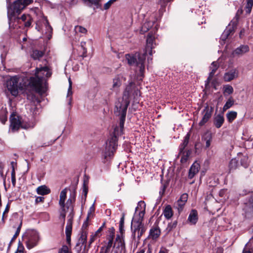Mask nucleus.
I'll return each instance as SVG.
<instances>
[{"mask_svg":"<svg viewBox=\"0 0 253 253\" xmlns=\"http://www.w3.org/2000/svg\"><path fill=\"white\" fill-rule=\"evenodd\" d=\"M145 231H146V229L143 225L142 226V228L140 229V231H138V232H137V238H138V240H139V239L142 236V235L143 234V233L145 232Z\"/></svg>","mask_w":253,"mask_h":253,"instance_id":"bf43d9fd","label":"nucleus"},{"mask_svg":"<svg viewBox=\"0 0 253 253\" xmlns=\"http://www.w3.org/2000/svg\"><path fill=\"white\" fill-rule=\"evenodd\" d=\"M29 84L39 93H42V80L38 77H32L30 78Z\"/></svg>","mask_w":253,"mask_h":253,"instance_id":"6e6552de","label":"nucleus"},{"mask_svg":"<svg viewBox=\"0 0 253 253\" xmlns=\"http://www.w3.org/2000/svg\"><path fill=\"white\" fill-rule=\"evenodd\" d=\"M126 115H123L120 116V127L121 129H123L124 127V124L126 120Z\"/></svg>","mask_w":253,"mask_h":253,"instance_id":"09e8293b","label":"nucleus"},{"mask_svg":"<svg viewBox=\"0 0 253 253\" xmlns=\"http://www.w3.org/2000/svg\"><path fill=\"white\" fill-rule=\"evenodd\" d=\"M76 194L75 189H74L73 191L71 192L70 197L66 202L67 203L74 205V203L76 201Z\"/></svg>","mask_w":253,"mask_h":253,"instance_id":"58836bf2","label":"nucleus"},{"mask_svg":"<svg viewBox=\"0 0 253 253\" xmlns=\"http://www.w3.org/2000/svg\"><path fill=\"white\" fill-rule=\"evenodd\" d=\"M191 151L190 150L184 151L183 153L181 154H178V156L180 155H182V157L180 159V162L182 163H184L186 162V161L188 160V157H189L190 155L191 154Z\"/></svg>","mask_w":253,"mask_h":253,"instance_id":"e433bc0d","label":"nucleus"},{"mask_svg":"<svg viewBox=\"0 0 253 253\" xmlns=\"http://www.w3.org/2000/svg\"><path fill=\"white\" fill-rule=\"evenodd\" d=\"M224 122V118L223 115L222 114H219L213 118V124L217 128L221 127Z\"/></svg>","mask_w":253,"mask_h":253,"instance_id":"aec40b11","label":"nucleus"},{"mask_svg":"<svg viewBox=\"0 0 253 253\" xmlns=\"http://www.w3.org/2000/svg\"><path fill=\"white\" fill-rule=\"evenodd\" d=\"M7 16L9 21L13 17L18 15L21 11L29 4L33 2V0H15L11 4L10 0H6Z\"/></svg>","mask_w":253,"mask_h":253,"instance_id":"f03ea898","label":"nucleus"},{"mask_svg":"<svg viewBox=\"0 0 253 253\" xmlns=\"http://www.w3.org/2000/svg\"><path fill=\"white\" fill-rule=\"evenodd\" d=\"M37 192L39 195H45L50 193V190L46 185L39 186L37 188Z\"/></svg>","mask_w":253,"mask_h":253,"instance_id":"c756f323","label":"nucleus"},{"mask_svg":"<svg viewBox=\"0 0 253 253\" xmlns=\"http://www.w3.org/2000/svg\"><path fill=\"white\" fill-rule=\"evenodd\" d=\"M237 24L238 19L235 20H232L223 32L225 33L226 35L229 37L231 34L234 32L235 29L236 28Z\"/></svg>","mask_w":253,"mask_h":253,"instance_id":"6ab92c4d","label":"nucleus"},{"mask_svg":"<svg viewBox=\"0 0 253 253\" xmlns=\"http://www.w3.org/2000/svg\"><path fill=\"white\" fill-rule=\"evenodd\" d=\"M72 226L66 225L65 229L66 235H71Z\"/></svg>","mask_w":253,"mask_h":253,"instance_id":"13d9d810","label":"nucleus"},{"mask_svg":"<svg viewBox=\"0 0 253 253\" xmlns=\"http://www.w3.org/2000/svg\"><path fill=\"white\" fill-rule=\"evenodd\" d=\"M234 89L233 87L229 84L225 85L223 87V93L226 95H230L233 93Z\"/></svg>","mask_w":253,"mask_h":253,"instance_id":"c9c22d12","label":"nucleus"},{"mask_svg":"<svg viewBox=\"0 0 253 253\" xmlns=\"http://www.w3.org/2000/svg\"><path fill=\"white\" fill-rule=\"evenodd\" d=\"M238 167V160L236 158L232 159L229 162L228 168L229 173L233 172Z\"/></svg>","mask_w":253,"mask_h":253,"instance_id":"c85d7f7f","label":"nucleus"},{"mask_svg":"<svg viewBox=\"0 0 253 253\" xmlns=\"http://www.w3.org/2000/svg\"><path fill=\"white\" fill-rule=\"evenodd\" d=\"M10 127L13 131L19 129L21 123L19 116H16L14 114H11L10 117Z\"/></svg>","mask_w":253,"mask_h":253,"instance_id":"f8f14e48","label":"nucleus"},{"mask_svg":"<svg viewBox=\"0 0 253 253\" xmlns=\"http://www.w3.org/2000/svg\"><path fill=\"white\" fill-rule=\"evenodd\" d=\"M75 30L76 31H79L81 33H85L87 32V30L85 28L81 26H75Z\"/></svg>","mask_w":253,"mask_h":253,"instance_id":"3c124183","label":"nucleus"},{"mask_svg":"<svg viewBox=\"0 0 253 253\" xmlns=\"http://www.w3.org/2000/svg\"><path fill=\"white\" fill-rule=\"evenodd\" d=\"M67 212V211H64L61 210V211L60 214V218H62L63 222V224H64V222H65V217H66Z\"/></svg>","mask_w":253,"mask_h":253,"instance_id":"e2e57ef3","label":"nucleus"},{"mask_svg":"<svg viewBox=\"0 0 253 253\" xmlns=\"http://www.w3.org/2000/svg\"><path fill=\"white\" fill-rule=\"evenodd\" d=\"M123 132V129H121L119 126H116L112 135L106 141L105 149L102 153L103 163L110 162L113 158L118 148V136L121 135Z\"/></svg>","mask_w":253,"mask_h":253,"instance_id":"f257e3e1","label":"nucleus"},{"mask_svg":"<svg viewBox=\"0 0 253 253\" xmlns=\"http://www.w3.org/2000/svg\"><path fill=\"white\" fill-rule=\"evenodd\" d=\"M154 24V22L150 21L144 23L140 30V33L144 34L147 32L153 26Z\"/></svg>","mask_w":253,"mask_h":253,"instance_id":"2f4dec72","label":"nucleus"},{"mask_svg":"<svg viewBox=\"0 0 253 253\" xmlns=\"http://www.w3.org/2000/svg\"><path fill=\"white\" fill-rule=\"evenodd\" d=\"M154 41L155 37L151 33H149L146 39V45L144 54H147V52H148L150 55H152V49L155 47V45H156L155 43H154Z\"/></svg>","mask_w":253,"mask_h":253,"instance_id":"1a4fd4ad","label":"nucleus"},{"mask_svg":"<svg viewBox=\"0 0 253 253\" xmlns=\"http://www.w3.org/2000/svg\"><path fill=\"white\" fill-rule=\"evenodd\" d=\"M67 188L63 189L60 194V199L59 201V205L60 208L64 207V203L67 197Z\"/></svg>","mask_w":253,"mask_h":253,"instance_id":"cd10ccee","label":"nucleus"},{"mask_svg":"<svg viewBox=\"0 0 253 253\" xmlns=\"http://www.w3.org/2000/svg\"><path fill=\"white\" fill-rule=\"evenodd\" d=\"M190 136V135L189 133H187V134L185 136L183 140V142L179 146V154H182V153H183L184 151L185 147L187 146L189 143Z\"/></svg>","mask_w":253,"mask_h":253,"instance_id":"a878e982","label":"nucleus"},{"mask_svg":"<svg viewBox=\"0 0 253 253\" xmlns=\"http://www.w3.org/2000/svg\"><path fill=\"white\" fill-rule=\"evenodd\" d=\"M105 245L101 247L99 253H108L111 247H112L113 242L110 241L104 242Z\"/></svg>","mask_w":253,"mask_h":253,"instance_id":"7c9ffc66","label":"nucleus"},{"mask_svg":"<svg viewBox=\"0 0 253 253\" xmlns=\"http://www.w3.org/2000/svg\"><path fill=\"white\" fill-rule=\"evenodd\" d=\"M198 220V214L197 210L193 209L190 211L187 219V222L191 225H195Z\"/></svg>","mask_w":253,"mask_h":253,"instance_id":"2eb2a0df","label":"nucleus"},{"mask_svg":"<svg viewBox=\"0 0 253 253\" xmlns=\"http://www.w3.org/2000/svg\"><path fill=\"white\" fill-rule=\"evenodd\" d=\"M129 104L128 99L120 98L115 103L114 112L116 115L122 116L126 115L127 107Z\"/></svg>","mask_w":253,"mask_h":253,"instance_id":"423d86ee","label":"nucleus"},{"mask_svg":"<svg viewBox=\"0 0 253 253\" xmlns=\"http://www.w3.org/2000/svg\"><path fill=\"white\" fill-rule=\"evenodd\" d=\"M238 75L239 71L236 68L232 69L224 74L223 79L225 82H230L238 78Z\"/></svg>","mask_w":253,"mask_h":253,"instance_id":"ddd939ff","label":"nucleus"},{"mask_svg":"<svg viewBox=\"0 0 253 253\" xmlns=\"http://www.w3.org/2000/svg\"><path fill=\"white\" fill-rule=\"evenodd\" d=\"M218 67H219V65H218V62L216 61H213L211 64V68H214L215 70H217Z\"/></svg>","mask_w":253,"mask_h":253,"instance_id":"338daca9","label":"nucleus"},{"mask_svg":"<svg viewBox=\"0 0 253 253\" xmlns=\"http://www.w3.org/2000/svg\"><path fill=\"white\" fill-rule=\"evenodd\" d=\"M95 211V208L94 206V204L90 207L89 211H88L87 213V217H89L90 215L91 214L92 212H94Z\"/></svg>","mask_w":253,"mask_h":253,"instance_id":"0e129e2a","label":"nucleus"},{"mask_svg":"<svg viewBox=\"0 0 253 253\" xmlns=\"http://www.w3.org/2000/svg\"><path fill=\"white\" fill-rule=\"evenodd\" d=\"M144 53L140 55L139 52H136L135 54H126V58L129 65L135 66L138 68L140 76H143V73L145 70V56Z\"/></svg>","mask_w":253,"mask_h":253,"instance_id":"7ed1b4c3","label":"nucleus"},{"mask_svg":"<svg viewBox=\"0 0 253 253\" xmlns=\"http://www.w3.org/2000/svg\"><path fill=\"white\" fill-rule=\"evenodd\" d=\"M74 205L70 204L67 203V202L64 203V207L61 208L62 211H69L70 213L74 212Z\"/></svg>","mask_w":253,"mask_h":253,"instance_id":"c03bdc74","label":"nucleus"},{"mask_svg":"<svg viewBox=\"0 0 253 253\" xmlns=\"http://www.w3.org/2000/svg\"><path fill=\"white\" fill-rule=\"evenodd\" d=\"M163 214L166 219L168 220L170 219L171 218L173 215V212L170 205H168L165 207Z\"/></svg>","mask_w":253,"mask_h":253,"instance_id":"5701e85b","label":"nucleus"},{"mask_svg":"<svg viewBox=\"0 0 253 253\" xmlns=\"http://www.w3.org/2000/svg\"><path fill=\"white\" fill-rule=\"evenodd\" d=\"M44 198L43 197L39 196L37 197L35 200V203L36 204H38L39 203H42L44 201Z\"/></svg>","mask_w":253,"mask_h":253,"instance_id":"774afa93","label":"nucleus"},{"mask_svg":"<svg viewBox=\"0 0 253 253\" xmlns=\"http://www.w3.org/2000/svg\"><path fill=\"white\" fill-rule=\"evenodd\" d=\"M6 87L12 95L17 96L19 91H23L24 87L21 83H19V78L16 76L11 77L6 81Z\"/></svg>","mask_w":253,"mask_h":253,"instance_id":"20e7f679","label":"nucleus"},{"mask_svg":"<svg viewBox=\"0 0 253 253\" xmlns=\"http://www.w3.org/2000/svg\"><path fill=\"white\" fill-rule=\"evenodd\" d=\"M0 121L3 124H4L7 121V116L4 111H0Z\"/></svg>","mask_w":253,"mask_h":253,"instance_id":"49530a36","label":"nucleus"},{"mask_svg":"<svg viewBox=\"0 0 253 253\" xmlns=\"http://www.w3.org/2000/svg\"><path fill=\"white\" fill-rule=\"evenodd\" d=\"M76 194L75 189H74L73 191L71 192L70 197L66 202L67 203L74 205V203L76 201Z\"/></svg>","mask_w":253,"mask_h":253,"instance_id":"ea45409f","label":"nucleus"},{"mask_svg":"<svg viewBox=\"0 0 253 253\" xmlns=\"http://www.w3.org/2000/svg\"><path fill=\"white\" fill-rule=\"evenodd\" d=\"M213 110L212 107H209L208 104L205 107L204 109L202 112L203 115L201 120L199 123V125L201 126H204L209 119L211 118L212 113Z\"/></svg>","mask_w":253,"mask_h":253,"instance_id":"0eeeda50","label":"nucleus"},{"mask_svg":"<svg viewBox=\"0 0 253 253\" xmlns=\"http://www.w3.org/2000/svg\"><path fill=\"white\" fill-rule=\"evenodd\" d=\"M24 248L22 244L19 241L18 244V247L16 253H24Z\"/></svg>","mask_w":253,"mask_h":253,"instance_id":"4d7b16f0","label":"nucleus"},{"mask_svg":"<svg viewBox=\"0 0 253 253\" xmlns=\"http://www.w3.org/2000/svg\"><path fill=\"white\" fill-rule=\"evenodd\" d=\"M87 233L86 230H83V231H81V235L79 239L78 242L76 244V246H78L80 244H82V246H84V248L85 249L86 246V244L87 240Z\"/></svg>","mask_w":253,"mask_h":253,"instance_id":"412c9836","label":"nucleus"},{"mask_svg":"<svg viewBox=\"0 0 253 253\" xmlns=\"http://www.w3.org/2000/svg\"><path fill=\"white\" fill-rule=\"evenodd\" d=\"M143 224L142 223L136 221V217L132 218L131 221V229L132 231V236L134 238L136 232H138L140 229L142 228Z\"/></svg>","mask_w":253,"mask_h":253,"instance_id":"dca6fc26","label":"nucleus"},{"mask_svg":"<svg viewBox=\"0 0 253 253\" xmlns=\"http://www.w3.org/2000/svg\"><path fill=\"white\" fill-rule=\"evenodd\" d=\"M139 206L140 207L141 209H143V210L139 212L138 215V218L137 219H136V221L142 223L145 213L146 205L144 201H139L138 203V206L135 209L136 211L137 210Z\"/></svg>","mask_w":253,"mask_h":253,"instance_id":"f3484780","label":"nucleus"},{"mask_svg":"<svg viewBox=\"0 0 253 253\" xmlns=\"http://www.w3.org/2000/svg\"><path fill=\"white\" fill-rule=\"evenodd\" d=\"M59 253H71L69 251V248L67 246L63 245L59 251Z\"/></svg>","mask_w":253,"mask_h":253,"instance_id":"864d4df0","label":"nucleus"},{"mask_svg":"<svg viewBox=\"0 0 253 253\" xmlns=\"http://www.w3.org/2000/svg\"><path fill=\"white\" fill-rule=\"evenodd\" d=\"M177 225V220H175L172 222L169 223L168 224L167 229L168 230L169 232H170L171 230H172L173 229L175 228Z\"/></svg>","mask_w":253,"mask_h":253,"instance_id":"de8ad7c7","label":"nucleus"},{"mask_svg":"<svg viewBox=\"0 0 253 253\" xmlns=\"http://www.w3.org/2000/svg\"><path fill=\"white\" fill-rule=\"evenodd\" d=\"M240 164L244 168H247L249 166L248 157L247 156H243L240 160Z\"/></svg>","mask_w":253,"mask_h":253,"instance_id":"a19ab883","label":"nucleus"},{"mask_svg":"<svg viewBox=\"0 0 253 253\" xmlns=\"http://www.w3.org/2000/svg\"><path fill=\"white\" fill-rule=\"evenodd\" d=\"M40 109L37 106H35L34 108H32L31 112H32L34 116H36L37 114H39Z\"/></svg>","mask_w":253,"mask_h":253,"instance_id":"6e6d98bb","label":"nucleus"},{"mask_svg":"<svg viewBox=\"0 0 253 253\" xmlns=\"http://www.w3.org/2000/svg\"><path fill=\"white\" fill-rule=\"evenodd\" d=\"M235 101L232 96H230L223 106V111H225L230 108L234 104Z\"/></svg>","mask_w":253,"mask_h":253,"instance_id":"72a5a7b5","label":"nucleus"},{"mask_svg":"<svg viewBox=\"0 0 253 253\" xmlns=\"http://www.w3.org/2000/svg\"><path fill=\"white\" fill-rule=\"evenodd\" d=\"M249 47L247 45H241L233 51L232 55L235 57L240 56L248 52L249 51Z\"/></svg>","mask_w":253,"mask_h":253,"instance_id":"4468645a","label":"nucleus"},{"mask_svg":"<svg viewBox=\"0 0 253 253\" xmlns=\"http://www.w3.org/2000/svg\"><path fill=\"white\" fill-rule=\"evenodd\" d=\"M22 225V220H20V222L19 223V224L18 225V227H17L16 231L15 233V234L14 235V238H16L19 234V233L20 232L21 227Z\"/></svg>","mask_w":253,"mask_h":253,"instance_id":"603ef678","label":"nucleus"},{"mask_svg":"<svg viewBox=\"0 0 253 253\" xmlns=\"http://www.w3.org/2000/svg\"><path fill=\"white\" fill-rule=\"evenodd\" d=\"M9 208H10V206H9V204L8 203L5 208V210L3 212V214H2V220H3L4 218L5 217V214L7 213L9 211Z\"/></svg>","mask_w":253,"mask_h":253,"instance_id":"680f3d73","label":"nucleus"},{"mask_svg":"<svg viewBox=\"0 0 253 253\" xmlns=\"http://www.w3.org/2000/svg\"><path fill=\"white\" fill-rule=\"evenodd\" d=\"M247 3L245 6L246 12L248 14L251 12L253 6V0H247Z\"/></svg>","mask_w":253,"mask_h":253,"instance_id":"79ce46f5","label":"nucleus"},{"mask_svg":"<svg viewBox=\"0 0 253 253\" xmlns=\"http://www.w3.org/2000/svg\"><path fill=\"white\" fill-rule=\"evenodd\" d=\"M202 140L206 141V148H209L212 140V134L209 131L205 132L202 137Z\"/></svg>","mask_w":253,"mask_h":253,"instance_id":"b1692460","label":"nucleus"},{"mask_svg":"<svg viewBox=\"0 0 253 253\" xmlns=\"http://www.w3.org/2000/svg\"><path fill=\"white\" fill-rule=\"evenodd\" d=\"M200 166L199 163L195 162L191 166L188 173V178H193L194 176L199 172Z\"/></svg>","mask_w":253,"mask_h":253,"instance_id":"a211bd4d","label":"nucleus"},{"mask_svg":"<svg viewBox=\"0 0 253 253\" xmlns=\"http://www.w3.org/2000/svg\"><path fill=\"white\" fill-rule=\"evenodd\" d=\"M125 216V213H123L122 214V216L120 220L119 226H124Z\"/></svg>","mask_w":253,"mask_h":253,"instance_id":"69168bd1","label":"nucleus"},{"mask_svg":"<svg viewBox=\"0 0 253 253\" xmlns=\"http://www.w3.org/2000/svg\"><path fill=\"white\" fill-rule=\"evenodd\" d=\"M161 231L158 227L152 228L150 230L149 237L153 240L157 239L160 235Z\"/></svg>","mask_w":253,"mask_h":253,"instance_id":"393cba45","label":"nucleus"},{"mask_svg":"<svg viewBox=\"0 0 253 253\" xmlns=\"http://www.w3.org/2000/svg\"><path fill=\"white\" fill-rule=\"evenodd\" d=\"M23 240L25 241L27 248L31 249L36 246L39 240L38 232L35 230H28L23 235Z\"/></svg>","mask_w":253,"mask_h":253,"instance_id":"39448f33","label":"nucleus"},{"mask_svg":"<svg viewBox=\"0 0 253 253\" xmlns=\"http://www.w3.org/2000/svg\"><path fill=\"white\" fill-rule=\"evenodd\" d=\"M83 192L84 194L85 198H86L88 192V187L87 185L85 183V182H84L83 184Z\"/></svg>","mask_w":253,"mask_h":253,"instance_id":"052dcab7","label":"nucleus"},{"mask_svg":"<svg viewBox=\"0 0 253 253\" xmlns=\"http://www.w3.org/2000/svg\"><path fill=\"white\" fill-rule=\"evenodd\" d=\"M74 216V212L70 213L68 216V219L67 222V225L72 226L73 220Z\"/></svg>","mask_w":253,"mask_h":253,"instance_id":"8fccbe9b","label":"nucleus"},{"mask_svg":"<svg viewBox=\"0 0 253 253\" xmlns=\"http://www.w3.org/2000/svg\"><path fill=\"white\" fill-rule=\"evenodd\" d=\"M84 3L88 4L89 6H91L92 5H94L96 6L97 8H100L101 7V5L100 3V0H83Z\"/></svg>","mask_w":253,"mask_h":253,"instance_id":"f704fd0d","label":"nucleus"},{"mask_svg":"<svg viewBox=\"0 0 253 253\" xmlns=\"http://www.w3.org/2000/svg\"><path fill=\"white\" fill-rule=\"evenodd\" d=\"M113 88L118 89L122 84V82L118 76L116 77L113 79Z\"/></svg>","mask_w":253,"mask_h":253,"instance_id":"37998d69","label":"nucleus"},{"mask_svg":"<svg viewBox=\"0 0 253 253\" xmlns=\"http://www.w3.org/2000/svg\"><path fill=\"white\" fill-rule=\"evenodd\" d=\"M115 237V229L114 227H111L108 230V234L107 235V241H111V242H113L114 238Z\"/></svg>","mask_w":253,"mask_h":253,"instance_id":"4c0bfd02","label":"nucleus"},{"mask_svg":"<svg viewBox=\"0 0 253 253\" xmlns=\"http://www.w3.org/2000/svg\"><path fill=\"white\" fill-rule=\"evenodd\" d=\"M237 117V113L236 111H229L226 114V118L229 123H232Z\"/></svg>","mask_w":253,"mask_h":253,"instance_id":"473e14b6","label":"nucleus"},{"mask_svg":"<svg viewBox=\"0 0 253 253\" xmlns=\"http://www.w3.org/2000/svg\"><path fill=\"white\" fill-rule=\"evenodd\" d=\"M168 184L169 183L167 181L164 183L162 182V186L159 191V194L161 197H162L164 195L166 191V189L167 188Z\"/></svg>","mask_w":253,"mask_h":253,"instance_id":"a18cd8bd","label":"nucleus"},{"mask_svg":"<svg viewBox=\"0 0 253 253\" xmlns=\"http://www.w3.org/2000/svg\"><path fill=\"white\" fill-rule=\"evenodd\" d=\"M188 197V195L187 193H183L181 195L180 198L176 202L175 207L177 209L179 213H180L183 210L184 206L187 201Z\"/></svg>","mask_w":253,"mask_h":253,"instance_id":"9b49d317","label":"nucleus"},{"mask_svg":"<svg viewBox=\"0 0 253 253\" xmlns=\"http://www.w3.org/2000/svg\"><path fill=\"white\" fill-rule=\"evenodd\" d=\"M44 54V52L38 49H34L31 53V57L34 60H40Z\"/></svg>","mask_w":253,"mask_h":253,"instance_id":"bb28decb","label":"nucleus"},{"mask_svg":"<svg viewBox=\"0 0 253 253\" xmlns=\"http://www.w3.org/2000/svg\"><path fill=\"white\" fill-rule=\"evenodd\" d=\"M117 0H109L107 2H106L104 5V9L107 10L109 9L111 5L113 4V3Z\"/></svg>","mask_w":253,"mask_h":253,"instance_id":"5fc2aeb1","label":"nucleus"},{"mask_svg":"<svg viewBox=\"0 0 253 253\" xmlns=\"http://www.w3.org/2000/svg\"><path fill=\"white\" fill-rule=\"evenodd\" d=\"M20 19L23 21L24 26L28 28L31 26L33 21L32 16L29 14H23L20 17Z\"/></svg>","mask_w":253,"mask_h":253,"instance_id":"4be33fe9","label":"nucleus"},{"mask_svg":"<svg viewBox=\"0 0 253 253\" xmlns=\"http://www.w3.org/2000/svg\"><path fill=\"white\" fill-rule=\"evenodd\" d=\"M116 242L117 243L116 251L115 253H122L126 251L125 242L123 237L117 235L116 238Z\"/></svg>","mask_w":253,"mask_h":253,"instance_id":"9d476101","label":"nucleus"}]
</instances>
